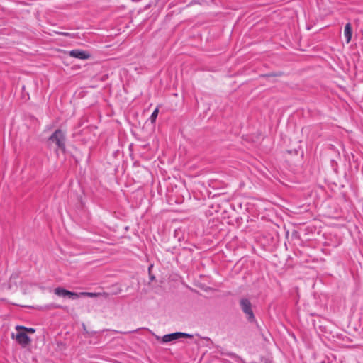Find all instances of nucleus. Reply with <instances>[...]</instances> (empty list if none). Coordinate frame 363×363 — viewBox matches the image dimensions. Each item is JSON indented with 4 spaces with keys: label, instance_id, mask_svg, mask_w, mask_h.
I'll return each instance as SVG.
<instances>
[{
    "label": "nucleus",
    "instance_id": "nucleus-6",
    "mask_svg": "<svg viewBox=\"0 0 363 363\" xmlns=\"http://www.w3.org/2000/svg\"><path fill=\"white\" fill-rule=\"evenodd\" d=\"M16 340L22 347H26L31 342V339L25 332H18L16 335Z\"/></svg>",
    "mask_w": 363,
    "mask_h": 363
},
{
    "label": "nucleus",
    "instance_id": "nucleus-10",
    "mask_svg": "<svg viewBox=\"0 0 363 363\" xmlns=\"http://www.w3.org/2000/svg\"><path fill=\"white\" fill-rule=\"evenodd\" d=\"M80 295L88 296V297H90V298H94V297L98 296V294L93 293V292H82L80 294Z\"/></svg>",
    "mask_w": 363,
    "mask_h": 363
},
{
    "label": "nucleus",
    "instance_id": "nucleus-9",
    "mask_svg": "<svg viewBox=\"0 0 363 363\" xmlns=\"http://www.w3.org/2000/svg\"><path fill=\"white\" fill-rule=\"evenodd\" d=\"M16 329L17 330H23L25 331H27V332H29L30 333H35V330L34 328H26V327H24V326H21V325H17L16 327Z\"/></svg>",
    "mask_w": 363,
    "mask_h": 363
},
{
    "label": "nucleus",
    "instance_id": "nucleus-5",
    "mask_svg": "<svg viewBox=\"0 0 363 363\" xmlns=\"http://www.w3.org/2000/svg\"><path fill=\"white\" fill-rule=\"evenodd\" d=\"M69 55L70 57L80 60H87L91 57V55L89 52L80 49H74L70 50L69 52Z\"/></svg>",
    "mask_w": 363,
    "mask_h": 363
},
{
    "label": "nucleus",
    "instance_id": "nucleus-11",
    "mask_svg": "<svg viewBox=\"0 0 363 363\" xmlns=\"http://www.w3.org/2000/svg\"><path fill=\"white\" fill-rule=\"evenodd\" d=\"M150 274V279L151 281H153L155 279V277L152 274H151V273H149Z\"/></svg>",
    "mask_w": 363,
    "mask_h": 363
},
{
    "label": "nucleus",
    "instance_id": "nucleus-7",
    "mask_svg": "<svg viewBox=\"0 0 363 363\" xmlns=\"http://www.w3.org/2000/svg\"><path fill=\"white\" fill-rule=\"evenodd\" d=\"M344 35L346 40V43H349L351 40L352 35V28L350 23H347L345 26Z\"/></svg>",
    "mask_w": 363,
    "mask_h": 363
},
{
    "label": "nucleus",
    "instance_id": "nucleus-13",
    "mask_svg": "<svg viewBox=\"0 0 363 363\" xmlns=\"http://www.w3.org/2000/svg\"><path fill=\"white\" fill-rule=\"evenodd\" d=\"M62 34L63 35H65V36H69V33H62Z\"/></svg>",
    "mask_w": 363,
    "mask_h": 363
},
{
    "label": "nucleus",
    "instance_id": "nucleus-8",
    "mask_svg": "<svg viewBox=\"0 0 363 363\" xmlns=\"http://www.w3.org/2000/svg\"><path fill=\"white\" fill-rule=\"evenodd\" d=\"M158 113H159V109L158 108H156L153 112L152 113L150 117V120L151 121L152 123H155V121H156V118L158 116Z\"/></svg>",
    "mask_w": 363,
    "mask_h": 363
},
{
    "label": "nucleus",
    "instance_id": "nucleus-12",
    "mask_svg": "<svg viewBox=\"0 0 363 363\" xmlns=\"http://www.w3.org/2000/svg\"><path fill=\"white\" fill-rule=\"evenodd\" d=\"M152 267H153V265H152V264H151L150 266H149V267H148L149 273H150V271L152 270Z\"/></svg>",
    "mask_w": 363,
    "mask_h": 363
},
{
    "label": "nucleus",
    "instance_id": "nucleus-14",
    "mask_svg": "<svg viewBox=\"0 0 363 363\" xmlns=\"http://www.w3.org/2000/svg\"><path fill=\"white\" fill-rule=\"evenodd\" d=\"M120 333H123V334H125V333H127L126 332H123V333H122V332H120Z\"/></svg>",
    "mask_w": 363,
    "mask_h": 363
},
{
    "label": "nucleus",
    "instance_id": "nucleus-1",
    "mask_svg": "<svg viewBox=\"0 0 363 363\" xmlns=\"http://www.w3.org/2000/svg\"><path fill=\"white\" fill-rule=\"evenodd\" d=\"M48 142L55 143L57 149L65 151L66 134L61 129H57L49 138Z\"/></svg>",
    "mask_w": 363,
    "mask_h": 363
},
{
    "label": "nucleus",
    "instance_id": "nucleus-4",
    "mask_svg": "<svg viewBox=\"0 0 363 363\" xmlns=\"http://www.w3.org/2000/svg\"><path fill=\"white\" fill-rule=\"evenodd\" d=\"M54 292L57 296L61 297H68L72 299H76L79 297V294L68 291L61 287L55 288Z\"/></svg>",
    "mask_w": 363,
    "mask_h": 363
},
{
    "label": "nucleus",
    "instance_id": "nucleus-3",
    "mask_svg": "<svg viewBox=\"0 0 363 363\" xmlns=\"http://www.w3.org/2000/svg\"><path fill=\"white\" fill-rule=\"evenodd\" d=\"M193 335L189 333H182V332H176L169 334L164 335L162 337L163 342H169L176 340H178L182 337H192Z\"/></svg>",
    "mask_w": 363,
    "mask_h": 363
},
{
    "label": "nucleus",
    "instance_id": "nucleus-2",
    "mask_svg": "<svg viewBox=\"0 0 363 363\" xmlns=\"http://www.w3.org/2000/svg\"><path fill=\"white\" fill-rule=\"evenodd\" d=\"M240 306L242 312L246 315L247 320L250 323L255 322L252 303L250 300L247 298H242L240 301Z\"/></svg>",
    "mask_w": 363,
    "mask_h": 363
}]
</instances>
